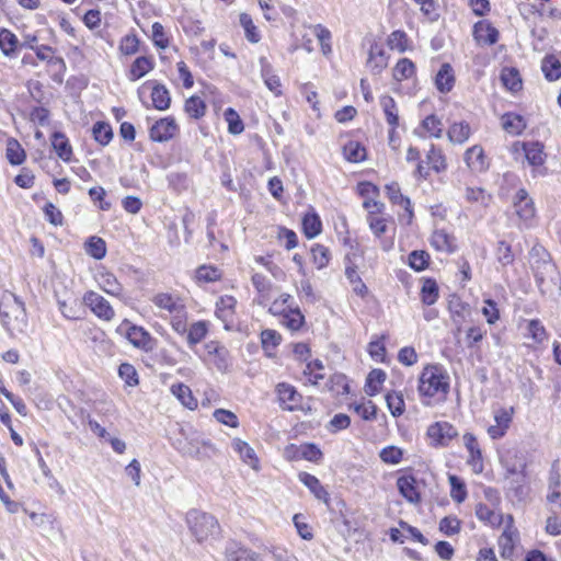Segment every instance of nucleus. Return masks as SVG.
Wrapping results in <instances>:
<instances>
[{
	"instance_id": "1",
	"label": "nucleus",
	"mask_w": 561,
	"mask_h": 561,
	"mask_svg": "<svg viewBox=\"0 0 561 561\" xmlns=\"http://www.w3.org/2000/svg\"><path fill=\"white\" fill-rule=\"evenodd\" d=\"M449 391V376L439 365H432L424 368L419 380V392L421 397L436 398L444 400Z\"/></svg>"
},
{
	"instance_id": "2",
	"label": "nucleus",
	"mask_w": 561,
	"mask_h": 561,
	"mask_svg": "<svg viewBox=\"0 0 561 561\" xmlns=\"http://www.w3.org/2000/svg\"><path fill=\"white\" fill-rule=\"evenodd\" d=\"M186 523L191 534L198 542L208 538H216L220 534L218 520L213 515L198 510L187 512Z\"/></svg>"
},
{
	"instance_id": "3",
	"label": "nucleus",
	"mask_w": 561,
	"mask_h": 561,
	"mask_svg": "<svg viewBox=\"0 0 561 561\" xmlns=\"http://www.w3.org/2000/svg\"><path fill=\"white\" fill-rule=\"evenodd\" d=\"M535 282L541 294H548L558 286L559 273L557 266L550 260L536 261L533 266Z\"/></svg>"
},
{
	"instance_id": "4",
	"label": "nucleus",
	"mask_w": 561,
	"mask_h": 561,
	"mask_svg": "<svg viewBox=\"0 0 561 561\" xmlns=\"http://www.w3.org/2000/svg\"><path fill=\"white\" fill-rule=\"evenodd\" d=\"M117 332L124 335L133 346L139 350L150 352L156 345V340L146 329L131 324L128 320H124L122 324H119Z\"/></svg>"
},
{
	"instance_id": "5",
	"label": "nucleus",
	"mask_w": 561,
	"mask_h": 561,
	"mask_svg": "<svg viewBox=\"0 0 561 561\" xmlns=\"http://www.w3.org/2000/svg\"><path fill=\"white\" fill-rule=\"evenodd\" d=\"M174 447L183 455L192 458L209 457V453H214L215 448L209 440L199 438L198 436L178 439Z\"/></svg>"
},
{
	"instance_id": "6",
	"label": "nucleus",
	"mask_w": 561,
	"mask_h": 561,
	"mask_svg": "<svg viewBox=\"0 0 561 561\" xmlns=\"http://www.w3.org/2000/svg\"><path fill=\"white\" fill-rule=\"evenodd\" d=\"M427 436L433 447H447L458 436V431L448 422H435L428 426Z\"/></svg>"
},
{
	"instance_id": "7",
	"label": "nucleus",
	"mask_w": 561,
	"mask_h": 561,
	"mask_svg": "<svg viewBox=\"0 0 561 561\" xmlns=\"http://www.w3.org/2000/svg\"><path fill=\"white\" fill-rule=\"evenodd\" d=\"M83 302L100 319L111 321L115 316L114 309L110 302L95 291H87L83 296Z\"/></svg>"
},
{
	"instance_id": "8",
	"label": "nucleus",
	"mask_w": 561,
	"mask_h": 561,
	"mask_svg": "<svg viewBox=\"0 0 561 561\" xmlns=\"http://www.w3.org/2000/svg\"><path fill=\"white\" fill-rule=\"evenodd\" d=\"M514 208L518 218L525 227H530L535 217V206L533 199L524 188H519L514 196Z\"/></svg>"
},
{
	"instance_id": "9",
	"label": "nucleus",
	"mask_w": 561,
	"mask_h": 561,
	"mask_svg": "<svg viewBox=\"0 0 561 561\" xmlns=\"http://www.w3.org/2000/svg\"><path fill=\"white\" fill-rule=\"evenodd\" d=\"M279 405L287 411H297L301 409L302 396L297 389L287 382H280L276 386Z\"/></svg>"
},
{
	"instance_id": "10",
	"label": "nucleus",
	"mask_w": 561,
	"mask_h": 561,
	"mask_svg": "<svg viewBox=\"0 0 561 561\" xmlns=\"http://www.w3.org/2000/svg\"><path fill=\"white\" fill-rule=\"evenodd\" d=\"M179 131L175 119L171 116L160 118L149 129V137L156 142H165Z\"/></svg>"
},
{
	"instance_id": "11",
	"label": "nucleus",
	"mask_w": 561,
	"mask_h": 561,
	"mask_svg": "<svg viewBox=\"0 0 561 561\" xmlns=\"http://www.w3.org/2000/svg\"><path fill=\"white\" fill-rule=\"evenodd\" d=\"M226 561H262L261 556L239 541L229 540L225 548Z\"/></svg>"
},
{
	"instance_id": "12",
	"label": "nucleus",
	"mask_w": 561,
	"mask_h": 561,
	"mask_svg": "<svg viewBox=\"0 0 561 561\" xmlns=\"http://www.w3.org/2000/svg\"><path fill=\"white\" fill-rule=\"evenodd\" d=\"M205 350L207 355L213 357V363L219 371L225 373L229 369L231 359L226 346L218 341H209L205 344Z\"/></svg>"
},
{
	"instance_id": "13",
	"label": "nucleus",
	"mask_w": 561,
	"mask_h": 561,
	"mask_svg": "<svg viewBox=\"0 0 561 561\" xmlns=\"http://www.w3.org/2000/svg\"><path fill=\"white\" fill-rule=\"evenodd\" d=\"M236 306V298L228 295L220 297L216 302V317L224 322V328L228 331L233 327Z\"/></svg>"
},
{
	"instance_id": "14",
	"label": "nucleus",
	"mask_w": 561,
	"mask_h": 561,
	"mask_svg": "<svg viewBox=\"0 0 561 561\" xmlns=\"http://www.w3.org/2000/svg\"><path fill=\"white\" fill-rule=\"evenodd\" d=\"M399 493L412 504L421 502V494L416 486V479L413 474H404L397 479Z\"/></svg>"
},
{
	"instance_id": "15",
	"label": "nucleus",
	"mask_w": 561,
	"mask_h": 561,
	"mask_svg": "<svg viewBox=\"0 0 561 561\" xmlns=\"http://www.w3.org/2000/svg\"><path fill=\"white\" fill-rule=\"evenodd\" d=\"M462 438L465 447L467 448L470 455L468 463L473 467L474 472H481L483 470V458L477 437L471 433H466Z\"/></svg>"
},
{
	"instance_id": "16",
	"label": "nucleus",
	"mask_w": 561,
	"mask_h": 561,
	"mask_svg": "<svg viewBox=\"0 0 561 561\" xmlns=\"http://www.w3.org/2000/svg\"><path fill=\"white\" fill-rule=\"evenodd\" d=\"M259 64L261 67V77L266 85V88L273 92L276 96L282 94V83L278 76L274 73L272 65L268 62L267 58L262 56L259 59Z\"/></svg>"
},
{
	"instance_id": "17",
	"label": "nucleus",
	"mask_w": 561,
	"mask_h": 561,
	"mask_svg": "<svg viewBox=\"0 0 561 561\" xmlns=\"http://www.w3.org/2000/svg\"><path fill=\"white\" fill-rule=\"evenodd\" d=\"M10 313H12L15 331L24 332L27 327L26 309L23 300L16 295H11Z\"/></svg>"
},
{
	"instance_id": "18",
	"label": "nucleus",
	"mask_w": 561,
	"mask_h": 561,
	"mask_svg": "<svg viewBox=\"0 0 561 561\" xmlns=\"http://www.w3.org/2000/svg\"><path fill=\"white\" fill-rule=\"evenodd\" d=\"M146 84L151 85V100L153 107L159 111L168 110L171 104V95L168 88L157 81H148Z\"/></svg>"
},
{
	"instance_id": "19",
	"label": "nucleus",
	"mask_w": 561,
	"mask_h": 561,
	"mask_svg": "<svg viewBox=\"0 0 561 561\" xmlns=\"http://www.w3.org/2000/svg\"><path fill=\"white\" fill-rule=\"evenodd\" d=\"M385 191H386L388 198L390 199V202L392 204L400 205L404 208V210L409 217L408 221L411 222V220L413 218V209H412L411 199L401 193V188H400L399 184L397 182L387 184L385 186Z\"/></svg>"
},
{
	"instance_id": "20",
	"label": "nucleus",
	"mask_w": 561,
	"mask_h": 561,
	"mask_svg": "<svg viewBox=\"0 0 561 561\" xmlns=\"http://www.w3.org/2000/svg\"><path fill=\"white\" fill-rule=\"evenodd\" d=\"M299 481L306 485L310 492L320 501H323L327 505H329L330 494L323 488L319 479L308 472H299L298 474Z\"/></svg>"
},
{
	"instance_id": "21",
	"label": "nucleus",
	"mask_w": 561,
	"mask_h": 561,
	"mask_svg": "<svg viewBox=\"0 0 561 561\" xmlns=\"http://www.w3.org/2000/svg\"><path fill=\"white\" fill-rule=\"evenodd\" d=\"M474 38L485 45H494L499 39V31L489 22L479 21L473 27Z\"/></svg>"
},
{
	"instance_id": "22",
	"label": "nucleus",
	"mask_w": 561,
	"mask_h": 561,
	"mask_svg": "<svg viewBox=\"0 0 561 561\" xmlns=\"http://www.w3.org/2000/svg\"><path fill=\"white\" fill-rule=\"evenodd\" d=\"M454 69L449 64H443L435 77V87L440 93H449L455 85Z\"/></svg>"
},
{
	"instance_id": "23",
	"label": "nucleus",
	"mask_w": 561,
	"mask_h": 561,
	"mask_svg": "<svg viewBox=\"0 0 561 561\" xmlns=\"http://www.w3.org/2000/svg\"><path fill=\"white\" fill-rule=\"evenodd\" d=\"M51 146L57 156L65 162H70L72 158V147L68 137L62 131H54L51 134Z\"/></svg>"
},
{
	"instance_id": "24",
	"label": "nucleus",
	"mask_w": 561,
	"mask_h": 561,
	"mask_svg": "<svg viewBox=\"0 0 561 561\" xmlns=\"http://www.w3.org/2000/svg\"><path fill=\"white\" fill-rule=\"evenodd\" d=\"M154 67V61L151 57L140 56L137 57L130 66L128 72V79L130 81H137L144 76H146L149 71H151Z\"/></svg>"
},
{
	"instance_id": "25",
	"label": "nucleus",
	"mask_w": 561,
	"mask_h": 561,
	"mask_svg": "<svg viewBox=\"0 0 561 561\" xmlns=\"http://www.w3.org/2000/svg\"><path fill=\"white\" fill-rule=\"evenodd\" d=\"M380 105L383 110L386 121H387L388 125L391 127V130H390V137H391L392 134L394 133V129L399 125V115H398V108H397L396 101L390 95H382L380 98Z\"/></svg>"
},
{
	"instance_id": "26",
	"label": "nucleus",
	"mask_w": 561,
	"mask_h": 561,
	"mask_svg": "<svg viewBox=\"0 0 561 561\" xmlns=\"http://www.w3.org/2000/svg\"><path fill=\"white\" fill-rule=\"evenodd\" d=\"M523 148L525 151V157L530 165L540 167L545 163L546 153L543 152V145L541 142H525Z\"/></svg>"
},
{
	"instance_id": "27",
	"label": "nucleus",
	"mask_w": 561,
	"mask_h": 561,
	"mask_svg": "<svg viewBox=\"0 0 561 561\" xmlns=\"http://www.w3.org/2000/svg\"><path fill=\"white\" fill-rule=\"evenodd\" d=\"M465 161L473 171L481 172L486 169L484 152L480 146H472L467 149L465 152Z\"/></svg>"
},
{
	"instance_id": "28",
	"label": "nucleus",
	"mask_w": 561,
	"mask_h": 561,
	"mask_svg": "<svg viewBox=\"0 0 561 561\" xmlns=\"http://www.w3.org/2000/svg\"><path fill=\"white\" fill-rule=\"evenodd\" d=\"M208 333V322L204 320H199L196 322H193L186 334V342L191 348H193L195 345L201 343Z\"/></svg>"
},
{
	"instance_id": "29",
	"label": "nucleus",
	"mask_w": 561,
	"mask_h": 561,
	"mask_svg": "<svg viewBox=\"0 0 561 561\" xmlns=\"http://www.w3.org/2000/svg\"><path fill=\"white\" fill-rule=\"evenodd\" d=\"M502 127L511 135H520L526 128V121L519 114L505 113L502 116Z\"/></svg>"
},
{
	"instance_id": "30",
	"label": "nucleus",
	"mask_w": 561,
	"mask_h": 561,
	"mask_svg": "<svg viewBox=\"0 0 561 561\" xmlns=\"http://www.w3.org/2000/svg\"><path fill=\"white\" fill-rule=\"evenodd\" d=\"M431 244L437 251H446L453 253L456 251L455 238L445 230H436L431 238Z\"/></svg>"
},
{
	"instance_id": "31",
	"label": "nucleus",
	"mask_w": 561,
	"mask_h": 561,
	"mask_svg": "<svg viewBox=\"0 0 561 561\" xmlns=\"http://www.w3.org/2000/svg\"><path fill=\"white\" fill-rule=\"evenodd\" d=\"M152 302L161 308L168 310L170 313L181 312L185 306L179 298L173 297L167 293H160L152 298Z\"/></svg>"
},
{
	"instance_id": "32",
	"label": "nucleus",
	"mask_w": 561,
	"mask_h": 561,
	"mask_svg": "<svg viewBox=\"0 0 561 561\" xmlns=\"http://www.w3.org/2000/svg\"><path fill=\"white\" fill-rule=\"evenodd\" d=\"M347 263L345 265V275L346 278L350 280V283L353 285V290L359 295L360 297H364L367 293V286L364 284L362 278L359 277L357 273V266L354 264L348 256H346Z\"/></svg>"
},
{
	"instance_id": "33",
	"label": "nucleus",
	"mask_w": 561,
	"mask_h": 561,
	"mask_svg": "<svg viewBox=\"0 0 561 561\" xmlns=\"http://www.w3.org/2000/svg\"><path fill=\"white\" fill-rule=\"evenodd\" d=\"M20 47V42L15 34L8 28L0 30V49L7 57H13Z\"/></svg>"
},
{
	"instance_id": "34",
	"label": "nucleus",
	"mask_w": 561,
	"mask_h": 561,
	"mask_svg": "<svg viewBox=\"0 0 561 561\" xmlns=\"http://www.w3.org/2000/svg\"><path fill=\"white\" fill-rule=\"evenodd\" d=\"M386 378H387V374L382 369H379V368L373 369L366 378V383H365L366 394H368L369 397L376 396L380 391V388H381L382 383L385 382Z\"/></svg>"
},
{
	"instance_id": "35",
	"label": "nucleus",
	"mask_w": 561,
	"mask_h": 561,
	"mask_svg": "<svg viewBox=\"0 0 561 561\" xmlns=\"http://www.w3.org/2000/svg\"><path fill=\"white\" fill-rule=\"evenodd\" d=\"M420 296L422 302L426 306H432L437 301L439 297V289L434 278H423V285L421 288Z\"/></svg>"
},
{
	"instance_id": "36",
	"label": "nucleus",
	"mask_w": 561,
	"mask_h": 561,
	"mask_svg": "<svg viewBox=\"0 0 561 561\" xmlns=\"http://www.w3.org/2000/svg\"><path fill=\"white\" fill-rule=\"evenodd\" d=\"M416 72L415 64L409 58H401L396 64L392 77L396 81L401 82L403 80L412 78Z\"/></svg>"
},
{
	"instance_id": "37",
	"label": "nucleus",
	"mask_w": 561,
	"mask_h": 561,
	"mask_svg": "<svg viewBox=\"0 0 561 561\" xmlns=\"http://www.w3.org/2000/svg\"><path fill=\"white\" fill-rule=\"evenodd\" d=\"M5 157L10 164L20 165L25 161L26 153L15 138H9L7 141Z\"/></svg>"
},
{
	"instance_id": "38",
	"label": "nucleus",
	"mask_w": 561,
	"mask_h": 561,
	"mask_svg": "<svg viewBox=\"0 0 561 561\" xmlns=\"http://www.w3.org/2000/svg\"><path fill=\"white\" fill-rule=\"evenodd\" d=\"M541 70L548 81H556L561 78V62L553 55H547L542 59Z\"/></svg>"
},
{
	"instance_id": "39",
	"label": "nucleus",
	"mask_w": 561,
	"mask_h": 561,
	"mask_svg": "<svg viewBox=\"0 0 561 561\" xmlns=\"http://www.w3.org/2000/svg\"><path fill=\"white\" fill-rule=\"evenodd\" d=\"M322 230V222L314 211L307 213L302 218V231L308 239H313Z\"/></svg>"
},
{
	"instance_id": "40",
	"label": "nucleus",
	"mask_w": 561,
	"mask_h": 561,
	"mask_svg": "<svg viewBox=\"0 0 561 561\" xmlns=\"http://www.w3.org/2000/svg\"><path fill=\"white\" fill-rule=\"evenodd\" d=\"M99 285L108 295L116 297L123 295V286L112 273L106 272L100 274Z\"/></svg>"
},
{
	"instance_id": "41",
	"label": "nucleus",
	"mask_w": 561,
	"mask_h": 561,
	"mask_svg": "<svg viewBox=\"0 0 561 561\" xmlns=\"http://www.w3.org/2000/svg\"><path fill=\"white\" fill-rule=\"evenodd\" d=\"M171 391L185 408L194 410L197 407V400L193 397L188 386L184 383L173 385Z\"/></svg>"
},
{
	"instance_id": "42",
	"label": "nucleus",
	"mask_w": 561,
	"mask_h": 561,
	"mask_svg": "<svg viewBox=\"0 0 561 561\" xmlns=\"http://www.w3.org/2000/svg\"><path fill=\"white\" fill-rule=\"evenodd\" d=\"M92 135L98 144L106 146L113 138V129L108 123L99 121L92 127Z\"/></svg>"
},
{
	"instance_id": "43",
	"label": "nucleus",
	"mask_w": 561,
	"mask_h": 561,
	"mask_svg": "<svg viewBox=\"0 0 561 561\" xmlns=\"http://www.w3.org/2000/svg\"><path fill=\"white\" fill-rule=\"evenodd\" d=\"M184 111L190 117L199 119L206 113V104L202 98L193 95L185 101Z\"/></svg>"
},
{
	"instance_id": "44",
	"label": "nucleus",
	"mask_w": 561,
	"mask_h": 561,
	"mask_svg": "<svg viewBox=\"0 0 561 561\" xmlns=\"http://www.w3.org/2000/svg\"><path fill=\"white\" fill-rule=\"evenodd\" d=\"M283 322L288 329L297 331L304 325L305 316L301 313L298 307L293 308L290 305H288V310H283Z\"/></svg>"
},
{
	"instance_id": "45",
	"label": "nucleus",
	"mask_w": 561,
	"mask_h": 561,
	"mask_svg": "<svg viewBox=\"0 0 561 561\" xmlns=\"http://www.w3.org/2000/svg\"><path fill=\"white\" fill-rule=\"evenodd\" d=\"M84 248L85 252L95 260H102L106 255V243L100 237H90L87 240Z\"/></svg>"
},
{
	"instance_id": "46",
	"label": "nucleus",
	"mask_w": 561,
	"mask_h": 561,
	"mask_svg": "<svg viewBox=\"0 0 561 561\" xmlns=\"http://www.w3.org/2000/svg\"><path fill=\"white\" fill-rule=\"evenodd\" d=\"M297 456L301 459L319 463L323 458L321 449L313 443L302 444L297 448Z\"/></svg>"
},
{
	"instance_id": "47",
	"label": "nucleus",
	"mask_w": 561,
	"mask_h": 561,
	"mask_svg": "<svg viewBox=\"0 0 561 561\" xmlns=\"http://www.w3.org/2000/svg\"><path fill=\"white\" fill-rule=\"evenodd\" d=\"M386 402L392 416L398 417L404 413L405 403L401 392H388L386 394Z\"/></svg>"
},
{
	"instance_id": "48",
	"label": "nucleus",
	"mask_w": 561,
	"mask_h": 561,
	"mask_svg": "<svg viewBox=\"0 0 561 561\" xmlns=\"http://www.w3.org/2000/svg\"><path fill=\"white\" fill-rule=\"evenodd\" d=\"M448 138L451 142L462 144L470 136V126L467 123H454L448 129Z\"/></svg>"
},
{
	"instance_id": "49",
	"label": "nucleus",
	"mask_w": 561,
	"mask_h": 561,
	"mask_svg": "<svg viewBox=\"0 0 561 561\" xmlns=\"http://www.w3.org/2000/svg\"><path fill=\"white\" fill-rule=\"evenodd\" d=\"M344 156L350 162H360L365 160L366 149L358 141L351 140L348 141L344 148Z\"/></svg>"
},
{
	"instance_id": "50",
	"label": "nucleus",
	"mask_w": 561,
	"mask_h": 561,
	"mask_svg": "<svg viewBox=\"0 0 561 561\" xmlns=\"http://www.w3.org/2000/svg\"><path fill=\"white\" fill-rule=\"evenodd\" d=\"M503 84L511 91L516 92L522 89V78L515 68H504L501 75Z\"/></svg>"
},
{
	"instance_id": "51",
	"label": "nucleus",
	"mask_w": 561,
	"mask_h": 561,
	"mask_svg": "<svg viewBox=\"0 0 561 561\" xmlns=\"http://www.w3.org/2000/svg\"><path fill=\"white\" fill-rule=\"evenodd\" d=\"M430 260V254L424 250H414L408 257L409 266L416 272L427 268Z\"/></svg>"
},
{
	"instance_id": "52",
	"label": "nucleus",
	"mask_w": 561,
	"mask_h": 561,
	"mask_svg": "<svg viewBox=\"0 0 561 561\" xmlns=\"http://www.w3.org/2000/svg\"><path fill=\"white\" fill-rule=\"evenodd\" d=\"M426 162L436 173H440L447 168L446 160L442 150L437 149L434 145L431 146V149L426 154Z\"/></svg>"
},
{
	"instance_id": "53",
	"label": "nucleus",
	"mask_w": 561,
	"mask_h": 561,
	"mask_svg": "<svg viewBox=\"0 0 561 561\" xmlns=\"http://www.w3.org/2000/svg\"><path fill=\"white\" fill-rule=\"evenodd\" d=\"M476 516L481 522H485L492 526H499L502 522V516L495 514V512L491 507L483 503H479L476 506Z\"/></svg>"
},
{
	"instance_id": "54",
	"label": "nucleus",
	"mask_w": 561,
	"mask_h": 561,
	"mask_svg": "<svg viewBox=\"0 0 561 561\" xmlns=\"http://www.w3.org/2000/svg\"><path fill=\"white\" fill-rule=\"evenodd\" d=\"M232 446L248 465L253 468L256 467L255 463L257 462V458L255 457L253 448L250 447L248 443L237 438L233 440Z\"/></svg>"
},
{
	"instance_id": "55",
	"label": "nucleus",
	"mask_w": 561,
	"mask_h": 561,
	"mask_svg": "<svg viewBox=\"0 0 561 561\" xmlns=\"http://www.w3.org/2000/svg\"><path fill=\"white\" fill-rule=\"evenodd\" d=\"M495 256L497 262L503 266L506 267L507 265L513 264L515 256L512 251V247L504 240H501L497 242L496 249H495Z\"/></svg>"
},
{
	"instance_id": "56",
	"label": "nucleus",
	"mask_w": 561,
	"mask_h": 561,
	"mask_svg": "<svg viewBox=\"0 0 561 561\" xmlns=\"http://www.w3.org/2000/svg\"><path fill=\"white\" fill-rule=\"evenodd\" d=\"M379 458L387 465H398L403 459V449L393 445L383 447L379 451Z\"/></svg>"
},
{
	"instance_id": "57",
	"label": "nucleus",
	"mask_w": 561,
	"mask_h": 561,
	"mask_svg": "<svg viewBox=\"0 0 561 561\" xmlns=\"http://www.w3.org/2000/svg\"><path fill=\"white\" fill-rule=\"evenodd\" d=\"M224 117L228 123V131L232 135H239L243 131L244 125L239 114L232 108L228 107L224 112Z\"/></svg>"
},
{
	"instance_id": "58",
	"label": "nucleus",
	"mask_w": 561,
	"mask_h": 561,
	"mask_svg": "<svg viewBox=\"0 0 561 561\" xmlns=\"http://www.w3.org/2000/svg\"><path fill=\"white\" fill-rule=\"evenodd\" d=\"M450 496L457 503H462L467 497L465 482L457 476H449Z\"/></svg>"
},
{
	"instance_id": "59",
	"label": "nucleus",
	"mask_w": 561,
	"mask_h": 561,
	"mask_svg": "<svg viewBox=\"0 0 561 561\" xmlns=\"http://www.w3.org/2000/svg\"><path fill=\"white\" fill-rule=\"evenodd\" d=\"M240 24L244 30L245 37L251 43H257L261 39V36L254 25L251 16L247 13L240 14Z\"/></svg>"
},
{
	"instance_id": "60",
	"label": "nucleus",
	"mask_w": 561,
	"mask_h": 561,
	"mask_svg": "<svg viewBox=\"0 0 561 561\" xmlns=\"http://www.w3.org/2000/svg\"><path fill=\"white\" fill-rule=\"evenodd\" d=\"M350 408H353L354 411L365 421H374L377 417V407L370 400H368L367 403L351 404Z\"/></svg>"
},
{
	"instance_id": "61",
	"label": "nucleus",
	"mask_w": 561,
	"mask_h": 561,
	"mask_svg": "<svg viewBox=\"0 0 561 561\" xmlns=\"http://www.w3.org/2000/svg\"><path fill=\"white\" fill-rule=\"evenodd\" d=\"M118 375L129 387H135L139 383L138 373L129 363H122L119 365Z\"/></svg>"
},
{
	"instance_id": "62",
	"label": "nucleus",
	"mask_w": 561,
	"mask_h": 561,
	"mask_svg": "<svg viewBox=\"0 0 561 561\" xmlns=\"http://www.w3.org/2000/svg\"><path fill=\"white\" fill-rule=\"evenodd\" d=\"M282 341V335L271 329L263 330L261 333V343L262 347L268 352L271 350H275Z\"/></svg>"
},
{
	"instance_id": "63",
	"label": "nucleus",
	"mask_w": 561,
	"mask_h": 561,
	"mask_svg": "<svg viewBox=\"0 0 561 561\" xmlns=\"http://www.w3.org/2000/svg\"><path fill=\"white\" fill-rule=\"evenodd\" d=\"M422 127L435 138H440L443 133L442 121L434 114L426 116L422 122Z\"/></svg>"
},
{
	"instance_id": "64",
	"label": "nucleus",
	"mask_w": 561,
	"mask_h": 561,
	"mask_svg": "<svg viewBox=\"0 0 561 561\" xmlns=\"http://www.w3.org/2000/svg\"><path fill=\"white\" fill-rule=\"evenodd\" d=\"M528 335L536 342L542 343L547 340V331L540 320L533 319L527 324Z\"/></svg>"
}]
</instances>
